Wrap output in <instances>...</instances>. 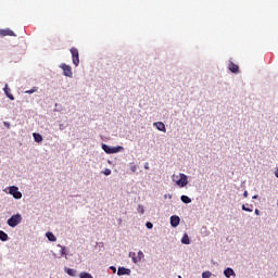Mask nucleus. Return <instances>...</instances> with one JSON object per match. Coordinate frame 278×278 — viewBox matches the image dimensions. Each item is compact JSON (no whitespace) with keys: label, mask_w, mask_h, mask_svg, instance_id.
Listing matches in <instances>:
<instances>
[{"label":"nucleus","mask_w":278,"mask_h":278,"mask_svg":"<svg viewBox=\"0 0 278 278\" xmlns=\"http://www.w3.org/2000/svg\"><path fill=\"white\" fill-rule=\"evenodd\" d=\"M111 269L113 270V273H116V267L111 266Z\"/></svg>","instance_id":"72a5a7b5"},{"label":"nucleus","mask_w":278,"mask_h":278,"mask_svg":"<svg viewBox=\"0 0 278 278\" xmlns=\"http://www.w3.org/2000/svg\"><path fill=\"white\" fill-rule=\"evenodd\" d=\"M118 151H123V147L118 146V147L111 148V154L118 153Z\"/></svg>","instance_id":"6ab92c4d"},{"label":"nucleus","mask_w":278,"mask_h":278,"mask_svg":"<svg viewBox=\"0 0 278 278\" xmlns=\"http://www.w3.org/2000/svg\"><path fill=\"white\" fill-rule=\"evenodd\" d=\"M228 70L230 73H235V74L240 73V67L236 65L232 61H229Z\"/></svg>","instance_id":"0eeeda50"},{"label":"nucleus","mask_w":278,"mask_h":278,"mask_svg":"<svg viewBox=\"0 0 278 278\" xmlns=\"http://www.w3.org/2000/svg\"><path fill=\"white\" fill-rule=\"evenodd\" d=\"M243 197H244V199H247L249 197V191H244Z\"/></svg>","instance_id":"7c9ffc66"},{"label":"nucleus","mask_w":278,"mask_h":278,"mask_svg":"<svg viewBox=\"0 0 278 278\" xmlns=\"http://www.w3.org/2000/svg\"><path fill=\"white\" fill-rule=\"evenodd\" d=\"M46 236L50 242H55L58 240V238L55 237V235H53V232H47Z\"/></svg>","instance_id":"2eb2a0df"},{"label":"nucleus","mask_w":278,"mask_h":278,"mask_svg":"<svg viewBox=\"0 0 278 278\" xmlns=\"http://www.w3.org/2000/svg\"><path fill=\"white\" fill-rule=\"evenodd\" d=\"M254 212H255L256 216H260V210L255 208Z\"/></svg>","instance_id":"473e14b6"},{"label":"nucleus","mask_w":278,"mask_h":278,"mask_svg":"<svg viewBox=\"0 0 278 278\" xmlns=\"http://www.w3.org/2000/svg\"><path fill=\"white\" fill-rule=\"evenodd\" d=\"M58 247H60V249H61V251H60V255L62 256V255H66V248H64V247H62V245H58Z\"/></svg>","instance_id":"a878e982"},{"label":"nucleus","mask_w":278,"mask_h":278,"mask_svg":"<svg viewBox=\"0 0 278 278\" xmlns=\"http://www.w3.org/2000/svg\"><path fill=\"white\" fill-rule=\"evenodd\" d=\"M243 212H253L252 208L247 207L244 204L242 205Z\"/></svg>","instance_id":"cd10ccee"},{"label":"nucleus","mask_w":278,"mask_h":278,"mask_svg":"<svg viewBox=\"0 0 278 278\" xmlns=\"http://www.w3.org/2000/svg\"><path fill=\"white\" fill-rule=\"evenodd\" d=\"M252 199H257V195L252 197Z\"/></svg>","instance_id":"c9c22d12"},{"label":"nucleus","mask_w":278,"mask_h":278,"mask_svg":"<svg viewBox=\"0 0 278 278\" xmlns=\"http://www.w3.org/2000/svg\"><path fill=\"white\" fill-rule=\"evenodd\" d=\"M117 275L121 277L123 275H131V269L125 267H118Z\"/></svg>","instance_id":"1a4fd4ad"},{"label":"nucleus","mask_w":278,"mask_h":278,"mask_svg":"<svg viewBox=\"0 0 278 278\" xmlns=\"http://www.w3.org/2000/svg\"><path fill=\"white\" fill-rule=\"evenodd\" d=\"M130 170H131V173H136V170H138V166L131 165Z\"/></svg>","instance_id":"c756f323"},{"label":"nucleus","mask_w":278,"mask_h":278,"mask_svg":"<svg viewBox=\"0 0 278 278\" xmlns=\"http://www.w3.org/2000/svg\"><path fill=\"white\" fill-rule=\"evenodd\" d=\"M0 36H14V31L10 28L0 29Z\"/></svg>","instance_id":"f8f14e48"},{"label":"nucleus","mask_w":278,"mask_h":278,"mask_svg":"<svg viewBox=\"0 0 278 278\" xmlns=\"http://www.w3.org/2000/svg\"><path fill=\"white\" fill-rule=\"evenodd\" d=\"M180 200L182 203H192V199H190L188 195H181Z\"/></svg>","instance_id":"a211bd4d"},{"label":"nucleus","mask_w":278,"mask_h":278,"mask_svg":"<svg viewBox=\"0 0 278 278\" xmlns=\"http://www.w3.org/2000/svg\"><path fill=\"white\" fill-rule=\"evenodd\" d=\"M179 223H181V219L177 215H173L170 217V225L172 227H179Z\"/></svg>","instance_id":"6e6552de"},{"label":"nucleus","mask_w":278,"mask_h":278,"mask_svg":"<svg viewBox=\"0 0 278 278\" xmlns=\"http://www.w3.org/2000/svg\"><path fill=\"white\" fill-rule=\"evenodd\" d=\"M154 127H156V129H159V131H166V126L164 125V123L162 122H155Z\"/></svg>","instance_id":"9b49d317"},{"label":"nucleus","mask_w":278,"mask_h":278,"mask_svg":"<svg viewBox=\"0 0 278 278\" xmlns=\"http://www.w3.org/2000/svg\"><path fill=\"white\" fill-rule=\"evenodd\" d=\"M70 51L74 66H79V50H77V48H72Z\"/></svg>","instance_id":"7ed1b4c3"},{"label":"nucleus","mask_w":278,"mask_h":278,"mask_svg":"<svg viewBox=\"0 0 278 278\" xmlns=\"http://www.w3.org/2000/svg\"><path fill=\"white\" fill-rule=\"evenodd\" d=\"M224 275L227 278L233 277V276H236V271H233L231 268H227V269L224 270Z\"/></svg>","instance_id":"ddd939ff"},{"label":"nucleus","mask_w":278,"mask_h":278,"mask_svg":"<svg viewBox=\"0 0 278 278\" xmlns=\"http://www.w3.org/2000/svg\"><path fill=\"white\" fill-rule=\"evenodd\" d=\"M4 125L10 129V124H8V122H4Z\"/></svg>","instance_id":"f704fd0d"},{"label":"nucleus","mask_w":278,"mask_h":278,"mask_svg":"<svg viewBox=\"0 0 278 278\" xmlns=\"http://www.w3.org/2000/svg\"><path fill=\"white\" fill-rule=\"evenodd\" d=\"M181 242L182 244H190V238L188 237V235H184Z\"/></svg>","instance_id":"aec40b11"},{"label":"nucleus","mask_w":278,"mask_h":278,"mask_svg":"<svg viewBox=\"0 0 278 278\" xmlns=\"http://www.w3.org/2000/svg\"><path fill=\"white\" fill-rule=\"evenodd\" d=\"M8 239H9L8 233H5V231L3 230H0V240L2 242H8Z\"/></svg>","instance_id":"4468645a"},{"label":"nucleus","mask_w":278,"mask_h":278,"mask_svg":"<svg viewBox=\"0 0 278 278\" xmlns=\"http://www.w3.org/2000/svg\"><path fill=\"white\" fill-rule=\"evenodd\" d=\"M144 168H146V170H149V163L144 164Z\"/></svg>","instance_id":"2f4dec72"},{"label":"nucleus","mask_w":278,"mask_h":278,"mask_svg":"<svg viewBox=\"0 0 278 278\" xmlns=\"http://www.w3.org/2000/svg\"><path fill=\"white\" fill-rule=\"evenodd\" d=\"M180 177V178H179ZM173 181H175V184H177V186H179L180 188H186V186H188V176H186V174H179V176L177 175H173L172 176Z\"/></svg>","instance_id":"f257e3e1"},{"label":"nucleus","mask_w":278,"mask_h":278,"mask_svg":"<svg viewBox=\"0 0 278 278\" xmlns=\"http://www.w3.org/2000/svg\"><path fill=\"white\" fill-rule=\"evenodd\" d=\"M3 91L10 101H14V96L11 93L10 87H8V85L4 86Z\"/></svg>","instance_id":"9d476101"},{"label":"nucleus","mask_w":278,"mask_h":278,"mask_svg":"<svg viewBox=\"0 0 278 278\" xmlns=\"http://www.w3.org/2000/svg\"><path fill=\"white\" fill-rule=\"evenodd\" d=\"M64 126L63 125H60V129H62Z\"/></svg>","instance_id":"e433bc0d"},{"label":"nucleus","mask_w":278,"mask_h":278,"mask_svg":"<svg viewBox=\"0 0 278 278\" xmlns=\"http://www.w3.org/2000/svg\"><path fill=\"white\" fill-rule=\"evenodd\" d=\"M9 194H12V197H14V199L23 198V193H21V191H18V187H16V186H12L9 188Z\"/></svg>","instance_id":"20e7f679"},{"label":"nucleus","mask_w":278,"mask_h":278,"mask_svg":"<svg viewBox=\"0 0 278 278\" xmlns=\"http://www.w3.org/2000/svg\"><path fill=\"white\" fill-rule=\"evenodd\" d=\"M21 220H23L21 214H15L12 217H10L7 223L9 227H16L21 223Z\"/></svg>","instance_id":"f03ea898"},{"label":"nucleus","mask_w":278,"mask_h":278,"mask_svg":"<svg viewBox=\"0 0 278 278\" xmlns=\"http://www.w3.org/2000/svg\"><path fill=\"white\" fill-rule=\"evenodd\" d=\"M65 273H67L70 275V277H75V275H77V271L73 268H65Z\"/></svg>","instance_id":"f3484780"},{"label":"nucleus","mask_w":278,"mask_h":278,"mask_svg":"<svg viewBox=\"0 0 278 278\" xmlns=\"http://www.w3.org/2000/svg\"><path fill=\"white\" fill-rule=\"evenodd\" d=\"M210 277H212V271L206 270L202 273V278H210Z\"/></svg>","instance_id":"b1692460"},{"label":"nucleus","mask_w":278,"mask_h":278,"mask_svg":"<svg viewBox=\"0 0 278 278\" xmlns=\"http://www.w3.org/2000/svg\"><path fill=\"white\" fill-rule=\"evenodd\" d=\"M34 92H38V87H33L30 90H26L25 94H34Z\"/></svg>","instance_id":"4be33fe9"},{"label":"nucleus","mask_w":278,"mask_h":278,"mask_svg":"<svg viewBox=\"0 0 278 278\" xmlns=\"http://www.w3.org/2000/svg\"><path fill=\"white\" fill-rule=\"evenodd\" d=\"M103 174L106 176L112 175V169L106 168V169H104Z\"/></svg>","instance_id":"bb28decb"},{"label":"nucleus","mask_w":278,"mask_h":278,"mask_svg":"<svg viewBox=\"0 0 278 278\" xmlns=\"http://www.w3.org/2000/svg\"><path fill=\"white\" fill-rule=\"evenodd\" d=\"M60 67L62 68L63 75L65 77H73V67H71V65H66L65 63H63Z\"/></svg>","instance_id":"39448f33"},{"label":"nucleus","mask_w":278,"mask_h":278,"mask_svg":"<svg viewBox=\"0 0 278 278\" xmlns=\"http://www.w3.org/2000/svg\"><path fill=\"white\" fill-rule=\"evenodd\" d=\"M130 257H132L134 264H138V262H141L142 258L144 257V253H142V251H139L138 256L136 257L135 252H132V253H130Z\"/></svg>","instance_id":"423d86ee"},{"label":"nucleus","mask_w":278,"mask_h":278,"mask_svg":"<svg viewBox=\"0 0 278 278\" xmlns=\"http://www.w3.org/2000/svg\"><path fill=\"white\" fill-rule=\"evenodd\" d=\"M102 149H103L104 153L111 154L112 148L109 147L108 144H102Z\"/></svg>","instance_id":"412c9836"},{"label":"nucleus","mask_w":278,"mask_h":278,"mask_svg":"<svg viewBox=\"0 0 278 278\" xmlns=\"http://www.w3.org/2000/svg\"><path fill=\"white\" fill-rule=\"evenodd\" d=\"M33 137H34L35 142H42V135H40L38 132H34Z\"/></svg>","instance_id":"dca6fc26"},{"label":"nucleus","mask_w":278,"mask_h":278,"mask_svg":"<svg viewBox=\"0 0 278 278\" xmlns=\"http://www.w3.org/2000/svg\"><path fill=\"white\" fill-rule=\"evenodd\" d=\"M79 277H80V278H93L92 275H90L89 273H86V271L80 273V274H79Z\"/></svg>","instance_id":"5701e85b"},{"label":"nucleus","mask_w":278,"mask_h":278,"mask_svg":"<svg viewBox=\"0 0 278 278\" xmlns=\"http://www.w3.org/2000/svg\"><path fill=\"white\" fill-rule=\"evenodd\" d=\"M146 227H147L148 229H153V223L148 222V223L146 224Z\"/></svg>","instance_id":"c85d7f7f"},{"label":"nucleus","mask_w":278,"mask_h":278,"mask_svg":"<svg viewBox=\"0 0 278 278\" xmlns=\"http://www.w3.org/2000/svg\"><path fill=\"white\" fill-rule=\"evenodd\" d=\"M137 211L139 214H144V206L142 204H139Z\"/></svg>","instance_id":"393cba45"}]
</instances>
